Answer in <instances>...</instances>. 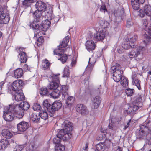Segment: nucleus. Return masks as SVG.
Instances as JSON below:
<instances>
[{"label":"nucleus","mask_w":151,"mask_h":151,"mask_svg":"<svg viewBox=\"0 0 151 151\" xmlns=\"http://www.w3.org/2000/svg\"><path fill=\"white\" fill-rule=\"evenodd\" d=\"M70 37L68 35L64 39L62 43L60 44L57 48L54 51V55L60 56V58L58 60H60L62 63L65 62L67 59V56L65 54H64L65 52L64 48L66 47L69 41Z\"/></svg>","instance_id":"f257e3e1"},{"label":"nucleus","mask_w":151,"mask_h":151,"mask_svg":"<svg viewBox=\"0 0 151 151\" xmlns=\"http://www.w3.org/2000/svg\"><path fill=\"white\" fill-rule=\"evenodd\" d=\"M60 75V74H53L52 71L50 70L47 71L46 74L45 75L47 77L48 80L50 82L47 86L49 89L54 90L58 88L59 83V76Z\"/></svg>","instance_id":"f03ea898"},{"label":"nucleus","mask_w":151,"mask_h":151,"mask_svg":"<svg viewBox=\"0 0 151 151\" xmlns=\"http://www.w3.org/2000/svg\"><path fill=\"white\" fill-rule=\"evenodd\" d=\"M96 61V58L93 56L89 58L88 65L86 68V70L81 76V80L84 79V84L86 86L88 85V80L89 78L90 73L92 71Z\"/></svg>","instance_id":"7ed1b4c3"},{"label":"nucleus","mask_w":151,"mask_h":151,"mask_svg":"<svg viewBox=\"0 0 151 151\" xmlns=\"http://www.w3.org/2000/svg\"><path fill=\"white\" fill-rule=\"evenodd\" d=\"M18 105H10L4 107V111H3V118L6 121L10 122L15 118L14 112L19 108Z\"/></svg>","instance_id":"20e7f679"},{"label":"nucleus","mask_w":151,"mask_h":151,"mask_svg":"<svg viewBox=\"0 0 151 151\" xmlns=\"http://www.w3.org/2000/svg\"><path fill=\"white\" fill-rule=\"evenodd\" d=\"M145 50V48L142 46H139L136 48L133 49L128 54V56L130 58H134L138 56Z\"/></svg>","instance_id":"39448f33"},{"label":"nucleus","mask_w":151,"mask_h":151,"mask_svg":"<svg viewBox=\"0 0 151 151\" xmlns=\"http://www.w3.org/2000/svg\"><path fill=\"white\" fill-rule=\"evenodd\" d=\"M107 33L105 29H100L94 34V40L96 41H102L105 38Z\"/></svg>","instance_id":"423d86ee"},{"label":"nucleus","mask_w":151,"mask_h":151,"mask_svg":"<svg viewBox=\"0 0 151 151\" xmlns=\"http://www.w3.org/2000/svg\"><path fill=\"white\" fill-rule=\"evenodd\" d=\"M76 108L77 112L83 116L89 114L87 107L83 104H78L77 105Z\"/></svg>","instance_id":"0eeeda50"},{"label":"nucleus","mask_w":151,"mask_h":151,"mask_svg":"<svg viewBox=\"0 0 151 151\" xmlns=\"http://www.w3.org/2000/svg\"><path fill=\"white\" fill-rule=\"evenodd\" d=\"M58 137H61L63 140L70 138L72 136V133L66 131L65 129H61L57 134Z\"/></svg>","instance_id":"6e6552de"},{"label":"nucleus","mask_w":151,"mask_h":151,"mask_svg":"<svg viewBox=\"0 0 151 151\" xmlns=\"http://www.w3.org/2000/svg\"><path fill=\"white\" fill-rule=\"evenodd\" d=\"M122 70L119 69V68H118L117 70L112 74V77H111V78H112L115 82H118L123 77L122 75Z\"/></svg>","instance_id":"1a4fd4ad"},{"label":"nucleus","mask_w":151,"mask_h":151,"mask_svg":"<svg viewBox=\"0 0 151 151\" xmlns=\"http://www.w3.org/2000/svg\"><path fill=\"white\" fill-rule=\"evenodd\" d=\"M12 93L14 94V97L15 100L17 101H22L25 99V96L22 90L13 92Z\"/></svg>","instance_id":"9d476101"},{"label":"nucleus","mask_w":151,"mask_h":151,"mask_svg":"<svg viewBox=\"0 0 151 151\" xmlns=\"http://www.w3.org/2000/svg\"><path fill=\"white\" fill-rule=\"evenodd\" d=\"M35 5L36 7L37 10L40 12H45L47 9L46 4L41 1H37L36 2Z\"/></svg>","instance_id":"9b49d317"},{"label":"nucleus","mask_w":151,"mask_h":151,"mask_svg":"<svg viewBox=\"0 0 151 151\" xmlns=\"http://www.w3.org/2000/svg\"><path fill=\"white\" fill-rule=\"evenodd\" d=\"M142 105V103L140 102V103L137 102L135 105H133L130 107L127 110H126L127 113L128 114L131 113L132 114L135 113L139 109Z\"/></svg>","instance_id":"f8f14e48"},{"label":"nucleus","mask_w":151,"mask_h":151,"mask_svg":"<svg viewBox=\"0 0 151 151\" xmlns=\"http://www.w3.org/2000/svg\"><path fill=\"white\" fill-rule=\"evenodd\" d=\"M76 64V61L75 59H72L71 60V64L69 66H66L63 72V77H69V68L75 66Z\"/></svg>","instance_id":"ddd939ff"},{"label":"nucleus","mask_w":151,"mask_h":151,"mask_svg":"<svg viewBox=\"0 0 151 151\" xmlns=\"http://www.w3.org/2000/svg\"><path fill=\"white\" fill-rule=\"evenodd\" d=\"M67 97L64 105V106L65 108L70 109L75 101V98L73 96H68L66 97Z\"/></svg>","instance_id":"4468645a"},{"label":"nucleus","mask_w":151,"mask_h":151,"mask_svg":"<svg viewBox=\"0 0 151 151\" xmlns=\"http://www.w3.org/2000/svg\"><path fill=\"white\" fill-rule=\"evenodd\" d=\"M85 46L87 50L90 52V51H92L95 49L96 45L93 40H90L86 41Z\"/></svg>","instance_id":"2eb2a0df"},{"label":"nucleus","mask_w":151,"mask_h":151,"mask_svg":"<svg viewBox=\"0 0 151 151\" xmlns=\"http://www.w3.org/2000/svg\"><path fill=\"white\" fill-rule=\"evenodd\" d=\"M28 123L24 121H22L17 125V128L18 131L24 132L26 131L28 128Z\"/></svg>","instance_id":"dca6fc26"},{"label":"nucleus","mask_w":151,"mask_h":151,"mask_svg":"<svg viewBox=\"0 0 151 151\" xmlns=\"http://www.w3.org/2000/svg\"><path fill=\"white\" fill-rule=\"evenodd\" d=\"M101 102V99L99 96H96L93 98L92 100V106L93 109H96L99 106Z\"/></svg>","instance_id":"f3484780"},{"label":"nucleus","mask_w":151,"mask_h":151,"mask_svg":"<svg viewBox=\"0 0 151 151\" xmlns=\"http://www.w3.org/2000/svg\"><path fill=\"white\" fill-rule=\"evenodd\" d=\"M50 22L48 19L43 21L40 26V30L44 31H46L50 26Z\"/></svg>","instance_id":"a211bd4d"},{"label":"nucleus","mask_w":151,"mask_h":151,"mask_svg":"<svg viewBox=\"0 0 151 151\" xmlns=\"http://www.w3.org/2000/svg\"><path fill=\"white\" fill-rule=\"evenodd\" d=\"M9 17L7 13H3L0 16L1 24H5L9 22Z\"/></svg>","instance_id":"6ab92c4d"},{"label":"nucleus","mask_w":151,"mask_h":151,"mask_svg":"<svg viewBox=\"0 0 151 151\" xmlns=\"http://www.w3.org/2000/svg\"><path fill=\"white\" fill-rule=\"evenodd\" d=\"M37 22V21L36 20H34L30 24V27L32 28L34 30V32H35V37L37 36V33H35V32H37V33H38L39 32H40L39 30H40V26L39 25Z\"/></svg>","instance_id":"aec40b11"},{"label":"nucleus","mask_w":151,"mask_h":151,"mask_svg":"<svg viewBox=\"0 0 151 151\" xmlns=\"http://www.w3.org/2000/svg\"><path fill=\"white\" fill-rule=\"evenodd\" d=\"M62 125L65 130L71 133L73 129V124L68 120H65Z\"/></svg>","instance_id":"412c9836"},{"label":"nucleus","mask_w":151,"mask_h":151,"mask_svg":"<svg viewBox=\"0 0 151 151\" xmlns=\"http://www.w3.org/2000/svg\"><path fill=\"white\" fill-rule=\"evenodd\" d=\"M136 75L135 74L132 75V83L133 85H135L139 90H140L141 89L140 85L141 81L137 78H136Z\"/></svg>","instance_id":"4be33fe9"},{"label":"nucleus","mask_w":151,"mask_h":151,"mask_svg":"<svg viewBox=\"0 0 151 151\" xmlns=\"http://www.w3.org/2000/svg\"><path fill=\"white\" fill-rule=\"evenodd\" d=\"M9 145L8 141L6 139H3L0 141V150L4 151Z\"/></svg>","instance_id":"5701e85b"},{"label":"nucleus","mask_w":151,"mask_h":151,"mask_svg":"<svg viewBox=\"0 0 151 151\" xmlns=\"http://www.w3.org/2000/svg\"><path fill=\"white\" fill-rule=\"evenodd\" d=\"M2 134L4 137L7 139H9L13 136L12 132L7 129H4L2 130Z\"/></svg>","instance_id":"b1692460"},{"label":"nucleus","mask_w":151,"mask_h":151,"mask_svg":"<svg viewBox=\"0 0 151 151\" xmlns=\"http://www.w3.org/2000/svg\"><path fill=\"white\" fill-rule=\"evenodd\" d=\"M99 24L102 27L101 29H105L106 32H107V28L110 26L109 23L107 21L102 19L100 21Z\"/></svg>","instance_id":"393cba45"},{"label":"nucleus","mask_w":151,"mask_h":151,"mask_svg":"<svg viewBox=\"0 0 151 151\" xmlns=\"http://www.w3.org/2000/svg\"><path fill=\"white\" fill-rule=\"evenodd\" d=\"M14 74L15 78H20L23 75V70L21 68H18L14 71Z\"/></svg>","instance_id":"a878e982"},{"label":"nucleus","mask_w":151,"mask_h":151,"mask_svg":"<svg viewBox=\"0 0 151 151\" xmlns=\"http://www.w3.org/2000/svg\"><path fill=\"white\" fill-rule=\"evenodd\" d=\"M13 105H18L19 106V109H20V108H21L23 110H26L30 107V105L29 103L25 101L21 102L19 104H13Z\"/></svg>","instance_id":"bb28decb"},{"label":"nucleus","mask_w":151,"mask_h":151,"mask_svg":"<svg viewBox=\"0 0 151 151\" xmlns=\"http://www.w3.org/2000/svg\"><path fill=\"white\" fill-rule=\"evenodd\" d=\"M122 47L125 49H128L131 48H133L134 46L133 44H132L127 39H126L124 43L122 45Z\"/></svg>","instance_id":"cd10ccee"},{"label":"nucleus","mask_w":151,"mask_h":151,"mask_svg":"<svg viewBox=\"0 0 151 151\" xmlns=\"http://www.w3.org/2000/svg\"><path fill=\"white\" fill-rule=\"evenodd\" d=\"M30 119L35 122H38L40 119L39 114L37 113H32L30 115Z\"/></svg>","instance_id":"c85d7f7f"},{"label":"nucleus","mask_w":151,"mask_h":151,"mask_svg":"<svg viewBox=\"0 0 151 151\" xmlns=\"http://www.w3.org/2000/svg\"><path fill=\"white\" fill-rule=\"evenodd\" d=\"M17 81V80L15 81L12 84L11 89L13 92L17 91L18 90H22L21 88L20 87Z\"/></svg>","instance_id":"c756f323"},{"label":"nucleus","mask_w":151,"mask_h":151,"mask_svg":"<svg viewBox=\"0 0 151 151\" xmlns=\"http://www.w3.org/2000/svg\"><path fill=\"white\" fill-rule=\"evenodd\" d=\"M41 12H42L37 10L35 11L33 14L34 17L36 19V20L37 21V22H39L42 20Z\"/></svg>","instance_id":"7c9ffc66"},{"label":"nucleus","mask_w":151,"mask_h":151,"mask_svg":"<svg viewBox=\"0 0 151 151\" xmlns=\"http://www.w3.org/2000/svg\"><path fill=\"white\" fill-rule=\"evenodd\" d=\"M19 60L21 63H25L27 59L26 53L22 52L21 53H19Z\"/></svg>","instance_id":"2f4dec72"},{"label":"nucleus","mask_w":151,"mask_h":151,"mask_svg":"<svg viewBox=\"0 0 151 151\" xmlns=\"http://www.w3.org/2000/svg\"><path fill=\"white\" fill-rule=\"evenodd\" d=\"M144 11L146 15L151 16V6L149 5H145L144 8Z\"/></svg>","instance_id":"473e14b6"},{"label":"nucleus","mask_w":151,"mask_h":151,"mask_svg":"<svg viewBox=\"0 0 151 151\" xmlns=\"http://www.w3.org/2000/svg\"><path fill=\"white\" fill-rule=\"evenodd\" d=\"M60 91L59 89H57L53 90L50 93L51 96L54 98H57L60 96Z\"/></svg>","instance_id":"72a5a7b5"},{"label":"nucleus","mask_w":151,"mask_h":151,"mask_svg":"<svg viewBox=\"0 0 151 151\" xmlns=\"http://www.w3.org/2000/svg\"><path fill=\"white\" fill-rule=\"evenodd\" d=\"M39 115L40 117L44 120H46L48 117V114L46 111H40Z\"/></svg>","instance_id":"f704fd0d"},{"label":"nucleus","mask_w":151,"mask_h":151,"mask_svg":"<svg viewBox=\"0 0 151 151\" xmlns=\"http://www.w3.org/2000/svg\"><path fill=\"white\" fill-rule=\"evenodd\" d=\"M52 105L56 111H57L61 108L62 106V104L60 101H56L53 103Z\"/></svg>","instance_id":"c9c22d12"},{"label":"nucleus","mask_w":151,"mask_h":151,"mask_svg":"<svg viewBox=\"0 0 151 151\" xmlns=\"http://www.w3.org/2000/svg\"><path fill=\"white\" fill-rule=\"evenodd\" d=\"M145 31V34H143V37L145 38L146 39L151 38V27L150 29H146Z\"/></svg>","instance_id":"e433bc0d"},{"label":"nucleus","mask_w":151,"mask_h":151,"mask_svg":"<svg viewBox=\"0 0 151 151\" xmlns=\"http://www.w3.org/2000/svg\"><path fill=\"white\" fill-rule=\"evenodd\" d=\"M68 87L67 86H63L62 88L61 92L63 97L64 98L65 97L68 96L67 91L68 90Z\"/></svg>","instance_id":"4c0bfd02"},{"label":"nucleus","mask_w":151,"mask_h":151,"mask_svg":"<svg viewBox=\"0 0 151 151\" xmlns=\"http://www.w3.org/2000/svg\"><path fill=\"white\" fill-rule=\"evenodd\" d=\"M19 107L17 110L15 112H14V114L15 115V118L16 117L18 118L21 119L22 118L24 115V113L23 111H20L19 112L18 111L19 110Z\"/></svg>","instance_id":"58836bf2"},{"label":"nucleus","mask_w":151,"mask_h":151,"mask_svg":"<svg viewBox=\"0 0 151 151\" xmlns=\"http://www.w3.org/2000/svg\"><path fill=\"white\" fill-rule=\"evenodd\" d=\"M45 18L49 19L50 20H51L53 17V13L52 9H50L49 11L46 12L45 13Z\"/></svg>","instance_id":"ea45409f"},{"label":"nucleus","mask_w":151,"mask_h":151,"mask_svg":"<svg viewBox=\"0 0 151 151\" xmlns=\"http://www.w3.org/2000/svg\"><path fill=\"white\" fill-rule=\"evenodd\" d=\"M121 80V84L123 87H126L127 86L128 83L127 78L123 76Z\"/></svg>","instance_id":"a19ab883"},{"label":"nucleus","mask_w":151,"mask_h":151,"mask_svg":"<svg viewBox=\"0 0 151 151\" xmlns=\"http://www.w3.org/2000/svg\"><path fill=\"white\" fill-rule=\"evenodd\" d=\"M131 2L133 9L135 10H138L139 8V4H140L136 2V0H131Z\"/></svg>","instance_id":"79ce46f5"},{"label":"nucleus","mask_w":151,"mask_h":151,"mask_svg":"<svg viewBox=\"0 0 151 151\" xmlns=\"http://www.w3.org/2000/svg\"><path fill=\"white\" fill-rule=\"evenodd\" d=\"M118 68H119V69H121L120 65L119 64H116L115 66H113L111 67L110 70L111 73L114 74L117 70Z\"/></svg>","instance_id":"37998d69"},{"label":"nucleus","mask_w":151,"mask_h":151,"mask_svg":"<svg viewBox=\"0 0 151 151\" xmlns=\"http://www.w3.org/2000/svg\"><path fill=\"white\" fill-rule=\"evenodd\" d=\"M142 22L143 24V25H144L143 28L144 29V33L143 34H145V32H146V29H150V27H151V26H150V27L147 26L148 24V23L147 20L146 19H143L142 21Z\"/></svg>","instance_id":"c03bdc74"},{"label":"nucleus","mask_w":151,"mask_h":151,"mask_svg":"<svg viewBox=\"0 0 151 151\" xmlns=\"http://www.w3.org/2000/svg\"><path fill=\"white\" fill-rule=\"evenodd\" d=\"M96 149L97 151H104V144L102 143H99L96 145Z\"/></svg>","instance_id":"a18cd8bd"},{"label":"nucleus","mask_w":151,"mask_h":151,"mask_svg":"<svg viewBox=\"0 0 151 151\" xmlns=\"http://www.w3.org/2000/svg\"><path fill=\"white\" fill-rule=\"evenodd\" d=\"M50 63L47 60H45L42 63V65L45 69H48L49 68Z\"/></svg>","instance_id":"49530a36"},{"label":"nucleus","mask_w":151,"mask_h":151,"mask_svg":"<svg viewBox=\"0 0 151 151\" xmlns=\"http://www.w3.org/2000/svg\"><path fill=\"white\" fill-rule=\"evenodd\" d=\"M40 94L42 96H48L49 93L47 89L46 88H41L40 91Z\"/></svg>","instance_id":"de8ad7c7"},{"label":"nucleus","mask_w":151,"mask_h":151,"mask_svg":"<svg viewBox=\"0 0 151 151\" xmlns=\"http://www.w3.org/2000/svg\"><path fill=\"white\" fill-rule=\"evenodd\" d=\"M132 44H133L134 46V42L137 40V36L136 35H134L133 37H130L127 39Z\"/></svg>","instance_id":"09e8293b"},{"label":"nucleus","mask_w":151,"mask_h":151,"mask_svg":"<svg viewBox=\"0 0 151 151\" xmlns=\"http://www.w3.org/2000/svg\"><path fill=\"white\" fill-rule=\"evenodd\" d=\"M114 119H111V122H110L109 125V128L111 130H114V131H116L117 129V127L114 126V122H113L112 121H113Z\"/></svg>","instance_id":"8fccbe9b"},{"label":"nucleus","mask_w":151,"mask_h":151,"mask_svg":"<svg viewBox=\"0 0 151 151\" xmlns=\"http://www.w3.org/2000/svg\"><path fill=\"white\" fill-rule=\"evenodd\" d=\"M33 109L34 110L38 111L40 110L41 107L39 104L36 103L33 105Z\"/></svg>","instance_id":"3c124183"},{"label":"nucleus","mask_w":151,"mask_h":151,"mask_svg":"<svg viewBox=\"0 0 151 151\" xmlns=\"http://www.w3.org/2000/svg\"><path fill=\"white\" fill-rule=\"evenodd\" d=\"M35 143L34 142H32L29 145L28 147H27V149H29V151H33L36 148Z\"/></svg>","instance_id":"603ef678"},{"label":"nucleus","mask_w":151,"mask_h":151,"mask_svg":"<svg viewBox=\"0 0 151 151\" xmlns=\"http://www.w3.org/2000/svg\"><path fill=\"white\" fill-rule=\"evenodd\" d=\"M125 92L128 96H131L134 93V89L128 88L126 90Z\"/></svg>","instance_id":"864d4df0"},{"label":"nucleus","mask_w":151,"mask_h":151,"mask_svg":"<svg viewBox=\"0 0 151 151\" xmlns=\"http://www.w3.org/2000/svg\"><path fill=\"white\" fill-rule=\"evenodd\" d=\"M24 147V146L23 145H16L13 151H21Z\"/></svg>","instance_id":"5fc2aeb1"},{"label":"nucleus","mask_w":151,"mask_h":151,"mask_svg":"<svg viewBox=\"0 0 151 151\" xmlns=\"http://www.w3.org/2000/svg\"><path fill=\"white\" fill-rule=\"evenodd\" d=\"M47 109L49 113L51 114L54 113L55 111H56L54 107H53V106L51 105L47 108Z\"/></svg>","instance_id":"6e6d98bb"},{"label":"nucleus","mask_w":151,"mask_h":151,"mask_svg":"<svg viewBox=\"0 0 151 151\" xmlns=\"http://www.w3.org/2000/svg\"><path fill=\"white\" fill-rule=\"evenodd\" d=\"M65 150V146L62 145H60L55 147V151H64Z\"/></svg>","instance_id":"4d7b16f0"},{"label":"nucleus","mask_w":151,"mask_h":151,"mask_svg":"<svg viewBox=\"0 0 151 151\" xmlns=\"http://www.w3.org/2000/svg\"><path fill=\"white\" fill-rule=\"evenodd\" d=\"M61 139V137H58L57 135L56 137H55L53 139V142L55 144H58L60 142Z\"/></svg>","instance_id":"13d9d810"},{"label":"nucleus","mask_w":151,"mask_h":151,"mask_svg":"<svg viewBox=\"0 0 151 151\" xmlns=\"http://www.w3.org/2000/svg\"><path fill=\"white\" fill-rule=\"evenodd\" d=\"M44 42V39L42 36L40 37L37 40V44L39 46L42 43Z\"/></svg>","instance_id":"bf43d9fd"},{"label":"nucleus","mask_w":151,"mask_h":151,"mask_svg":"<svg viewBox=\"0 0 151 151\" xmlns=\"http://www.w3.org/2000/svg\"><path fill=\"white\" fill-rule=\"evenodd\" d=\"M100 10L101 12L105 13L107 12V10L105 5H102L100 8Z\"/></svg>","instance_id":"052dcab7"},{"label":"nucleus","mask_w":151,"mask_h":151,"mask_svg":"<svg viewBox=\"0 0 151 151\" xmlns=\"http://www.w3.org/2000/svg\"><path fill=\"white\" fill-rule=\"evenodd\" d=\"M145 13L144 10L140 9L138 12V15L141 17L142 18L144 17Z\"/></svg>","instance_id":"680f3d73"},{"label":"nucleus","mask_w":151,"mask_h":151,"mask_svg":"<svg viewBox=\"0 0 151 151\" xmlns=\"http://www.w3.org/2000/svg\"><path fill=\"white\" fill-rule=\"evenodd\" d=\"M16 50L17 52L18 53H21L22 52H24L25 51L24 48L21 47H17L16 49Z\"/></svg>","instance_id":"e2e57ef3"},{"label":"nucleus","mask_w":151,"mask_h":151,"mask_svg":"<svg viewBox=\"0 0 151 151\" xmlns=\"http://www.w3.org/2000/svg\"><path fill=\"white\" fill-rule=\"evenodd\" d=\"M43 104L44 106L47 109L50 105V104L48 103V101L47 100L44 101Z\"/></svg>","instance_id":"0e129e2a"},{"label":"nucleus","mask_w":151,"mask_h":151,"mask_svg":"<svg viewBox=\"0 0 151 151\" xmlns=\"http://www.w3.org/2000/svg\"><path fill=\"white\" fill-rule=\"evenodd\" d=\"M117 13L118 15L121 17L124 14V9H122L119 12H118Z\"/></svg>","instance_id":"69168bd1"},{"label":"nucleus","mask_w":151,"mask_h":151,"mask_svg":"<svg viewBox=\"0 0 151 151\" xmlns=\"http://www.w3.org/2000/svg\"><path fill=\"white\" fill-rule=\"evenodd\" d=\"M17 80V81H17V82L19 83L20 87L21 88V87L24 84L23 81L21 80Z\"/></svg>","instance_id":"338daca9"},{"label":"nucleus","mask_w":151,"mask_h":151,"mask_svg":"<svg viewBox=\"0 0 151 151\" xmlns=\"http://www.w3.org/2000/svg\"><path fill=\"white\" fill-rule=\"evenodd\" d=\"M132 24V22H131L130 20H127V26L128 27H130L131 26Z\"/></svg>","instance_id":"774afa93"}]
</instances>
